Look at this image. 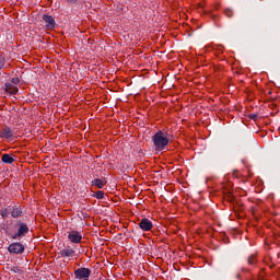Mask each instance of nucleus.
<instances>
[{
    "label": "nucleus",
    "instance_id": "dca6fc26",
    "mask_svg": "<svg viewBox=\"0 0 280 280\" xmlns=\"http://www.w3.org/2000/svg\"><path fill=\"white\" fill-rule=\"evenodd\" d=\"M257 261V258H255V255H250L247 259V264L249 266H255V262Z\"/></svg>",
    "mask_w": 280,
    "mask_h": 280
},
{
    "label": "nucleus",
    "instance_id": "9d476101",
    "mask_svg": "<svg viewBox=\"0 0 280 280\" xmlns=\"http://www.w3.org/2000/svg\"><path fill=\"white\" fill-rule=\"evenodd\" d=\"M106 178L103 177V178H95L92 180L91 185L93 187H97V189H104L105 185H106Z\"/></svg>",
    "mask_w": 280,
    "mask_h": 280
},
{
    "label": "nucleus",
    "instance_id": "1a4fd4ad",
    "mask_svg": "<svg viewBox=\"0 0 280 280\" xmlns=\"http://www.w3.org/2000/svg\"><path fill=\"white\" fill-rule=\"evenodd\" d=\"M13 137L14 131L8 126L0 131V139H12Z\"/></svg>",
    "mask_w": 280,
    "mask_h": 280
},
{
    "label": "nucleus",
    "instance_id": "20e7f679",
    "mask_svg": "<svg viewBox=\"0 0 280 280\" xmlns=\"http://www.w3.org/2000/svg\"><path fill=\"white\" fill-rule=\"evenodd\" d=\"M89 277H91V269L89 268L81 267L74 271V279L84 280L89 279Z\"/></svg>",
    "mask_w": 280,
    "mask_h": 280
},
{
    "label": "nucleus",
    "instance_id": "412c9836",
    "mask_svg": "<svg viewBox=\"0 0 280 280\" xmlns=\"http://www.w3.org/2000/svg\"><path fill=\"white\" fill-rule=\"evenodd\" d=\"M66 1L67 3H72V4L78 3V0H66Z\"/></svg>",
    "mask_w": 280,
    "mask_h": 280
},
{
    "label": "nucleus",
    "instance_id": "f3484780",
    "mask_svg": "<svg viewBox=\"0 0 280 280\" xmlns=\"http://www.w3.org/2000/svg\"><path fill=\"white\" fill-rule=\"evenodd\" d=\"M224 14H225V16H228V19H231L233 16V11L231 9H226L224 11Z\"/></svg>",
    "mask_w": 280,
    "mask_h": 280
},
{
    "label": "nucleus",
    "instance_id": "423d86ee",
    "mask_svg": "<svg viewBox=\"0 0 280 280\" xmlns=\"http://www.w3.org/2000/svg\"><path fill=\"white\" fill-rule=\"evenodd\" d=\"M152 226H154L152 224V221L148 218H142L139 222V228L141 229V231H152Z\"/></svg>",
    "mask_w": 280,
    "mask_h": 280
},
{
    "label": "nucleus",
    "instance_id": "2eb2a0df",
    "mask_svg": "<svg viewBox=\"0 0 280 280\" xmlns=\"http://www.w3.org/2000/svg\"><path fill=\"white\" fill-rule=\"evenodd\" d=\"M93 198H96L97 200H104V190H98L93 195Z\"/></svg>",
    "mask_w": 280,
    "mask_h": 280
},
{
    "label": "nucleus",
    "instance_id": "4be33fe9",
    "mask_svg": "<svg viewBox=\"0 0 280 280\" xmlns=\"http://www.w3.org/2000/svg\"><path fill=\"white\" fill-rule=\"evenodd\" d=\"M12 272H21V269L19 267H15L12 269Z\"/></svg>",
    "mask_w": 280,
    "mask_h": 280
},
{
    "label": "nucleus",
    "instance_id": "ddd939ff",
    "mask_svg": "<svg viewBox=\"0 0 280 280\" xmlns=\"http://www.w3.org/2000/svg\"><path fill=\"white\" fill-rule=\"evenodd\" d=\"M7 86V91L9 93H11L12 95H16V93H19V88L14 86V85H10V84H5Z\"/></svg>",
    "mask_w": 280,
    "mask_h": 280
},
{
    "label": "nucleus",
    "instance_id": "6ab92c4d",
    "mask_svg": "<svg viewBox=\"0 0 280 280\" xmlns=\"http://www.w3.org/2000/svg\"><path fill=\"white\" fill-rule=\"evenodd\" d=\"M12 84H19L21 82V79L19 77H15L11 80Z\"/></svg>",
    "mask_w": 280,
    "mask_h": 280
},
{
    "label": "nucleus",
    "instance_id": "f257e3e1",
    "mask_svg": "<svg viewBox=\"0 0 280 280\" xmlns=\"http://www.w3.org/2000/svg\"><path fill=\"white\" fill-rule=\"evenodd\" d=\"M151 141L155 148L156 152H163L167 145H170V138L167 133L159 130L155 135L151 137Z\"/></svg>",
    "mask_w": 280,
    "mask_h": 280
},
{
    "label": "nucleus",
    "instance_id": "f8f14e48",
    "mask_svg": "<svg viewBox=\"0 0 280 280\" xmlns=\"http://www.w3.org/2000/svg\"><path fill=\"white\" fill-rule=\"evenodd\" d=\"M1 161H2V163H5L7 165H12V163H14V158H12V155L5 153L2 155Z\"/></svg>",
    "mask_w": 280,
    "mask_h": 280
},
{
    "label": "nucleus",
    "instance_id": "4468645a",
    "mask_svg": "<svg viewBox=\"0 0 280 280\" xmlns=\"http://www.w3.org/2000/svg\"><path fill=\"white\" fill-rule=\"evenodd\" d=\"M0 215L5 220L10 215V206L0 210Z\"/></svg>",
    "mask_w": 280,
    "mask_h": 280
},
{
    "label": "nucleus",
    "instance_id": "9b49d317",
    "mask_svg": "<svg viewBox=\"0 0 280 280\" xmlns=\"http://www.w3.org/2000/svg\"><path fill=\"white\" fill-rule=\"evenodd\" d=\"M61 257H73L75 255V250L71 247L65 248L60 250Z\"/></svg>",
    "mask_w": 280,
    "mask_h": 280
},
{
    "label": "nucleus",
    "instance_id": "39448f33",
    "mask_svg": "<svg viewBox=\"0 0 280 280\" xmlns=\"http://www.w3.org/2000/svg\"><path fill=\"white\" fill-rule=\"evenodd\" d=\"M42 20L45 23L46 30H55L56 28V20L54 19V16H51L49 14H44L42 16Z\"/></svg>",
    "mask_w": 280,
    "mask_h": 280
},
{
    "label": "nucleus",
    "instance_id": "6e6552de",
    "mask_svg": "<svg viewBox=\"0 0 280 280\" xmlns=\"http://www.w3.org/2000/svg\"><path fill=\"white\" fill-rule=\"evenodd\" d=\"M10 215L14 219L23 218V209L19 206H10Z\"/></svg>",
    "mask_w": 280,
    "mask_h": 280
},
{
    "label": "nucleus",
    "instance_id": "0eeeda50",
    "mask_svg": "<svg viewBox=\"0 0 280 280\" xmlns=\"http://www.w3.org/2000/svg\"><path fill=\"white\" fill-rule=\"evenodd\" d=\"M68 240L72 242V244H80L82 242V234L78 231H71L68 235Z\"/></svg>",
    "mask_w": 280,
    "mask_h": 280
},
{
    "label": "nucleus",
    "instance_id": "7ed1b4c3",
    "mask_svg": "<svg viewBox=\"0 0 280 280\" xmlns=\"http://www.w3.org/2000/svg\"><path fill=\"white\" fill-rule=\"evenodd\" d=\"M8 250L11 255H23L25 253V245L20 242L11 243L8 246Z\"/></svg>",
    "mask_w": 280,
    "mask_h": 280
},
{
    "label": "nucleus",
    "instance_id": "aec40b11",
    "mask_svg": "<svg viewBox=\"0 0 280 280\" xmlns=\"http://www.w3.org/2000/svg\"><path fill=\"white\" fill-rule=\"evenodd\" d=\"M259 118V115H257V114H252V115H249V119H258Z\"/></svg>",
    "mask_w": 280,
    "mask_h": 280
},
{
    "label": "nucleus",
    "instance_id": "f03ea898",
    "mask_svg": "<svg viewBox=\"0 0 280 280\" xmlns=\"http://www.w3.org/2000/svg\"><path fill=\"white\" fill-rule=\"evenodd\" d=\"M15 233L11 235L12 240H23L30 233V226L22 220H18L14 223Z\"/></svg>",
    "mask_w": 280,
    "mask_h": 280
},
{
    "label": "nucleus",
    "instance_id": "a211bd4d",
    "mask_svg": "<svg viewBox=\"0 0 280 280\" xmlns=\"http://www.w3.org/2000/svg\"><path fill=\"white\" fill-rule=\"evenodd\" d=\"M3 67H5V59L0 57V71L3 69Z\"/></svg>",
    "mask_w": 280,
    "mask_h": 280
}]
</instances>
